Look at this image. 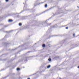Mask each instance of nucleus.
I'll return each instance as SVG.
<instances>
[{"instance_id":"f257e3e1","label":"nucleus","mask_w":79,"mask_h":79,"mask_svg":"<svg viewBox=\"0 0 79 79\" xmlns=\"http://www.w3.org/2000/svg\"><path fill=\"white\" fill-rule=\"evenodd\" d=\"M57 27V25H55L54 26H51V27L52 28H53L54 27Z\"/></svg>"},{"instance_id":"f03ea898","label":"nucleus","mask_w":79,"mask_h":79,"mask_svg":"<svg viewBox=\"0 0 79 79\" xmlns=\"http://www.w3.org/2000/svg\"><path fill=\"white\" fill-rule=\"evenodd\" d=\"M13 20H8V22L9 23H11V22H13Z\"/></svg>"},{"instance_id":"7ed1b4c3","label":"nucleus","mask_w":79,"mask_h":79,"mask_svg":"<svg viewBox=\"0 0 79 79\" xmlns=\"http://www.w3.org/2000/svg\"><path fill=\"white\" fill-rule=\"evenodd\" d=\"M47 4H46L45 5V6H45V8H47Z\"/></svg>"},{"instance_id":"20e7f679","label":"nucleus","mask_w":79,"mask_h":79,"mask_svg":"<svg viewBox=\"0 0 79 79\" xmlns=\"http://www.w3.org/2000/svg\"><path fill=\"white\" fill-rule=\"evenodd\" d=\"M50 66H51L50 65H49L48 66L47 68H50Z\"/></svg>"},{"instance_id":"39448f33","label":"nucleus","mask_w":79,"mask_h":79,"mask_svg":"<svg viewBox=\"0 0 79 79\" xmlns=\"http://www.w3.org/2000/svg\"><path fill=\"white\" fill-rule=\"evenodd\" d=\"M43 47H45V45L44 44L43 45Z\"/></svg>"},{"instance_id":"423d86ee","label":"nucleus","mask_w":79,"mask_h":79,"mask_svg":"<svg viewBox=\"0 0 79 79\" xmlns=\"http://www.w3.org/2000/svg\"><path fill=\"white\" fill-rule=\"evenodd\" d=\"M48 26H50V25H51L52 24L51 23H48Z\"/></svg>"},{"instance_id":"0eeeda50","label":"nucleus","mask_w":79,"mask_h":79,"mask_svg":"<svg viewBox=\"0 0 79 79\" xmlns=\"http://www.w3.org/2000/svg\"><path fill=\"white\" fill-rule=\"evenodd\" d=\"M22 25V24L21 23H19V26H21Z\"/></svg>"},{"instance_id":"6e6552de","label":"nucleus","mask_w":79,"mask_h":79,"mask_svg":"<svg viewBox=\"0 0 79 79\" xmlns=\"http://www.w3.org/2000/svg\"><path fill=\"white\" fill-rule=\"evenodd\" d=\"M20 70V69L19 68H18L17 69V71H19V70Z\"/></svg>"},{"instance_id":"1a4fd4ad","label":"nucleus","mask_w":79,"mask_h":79,"mask_svg":"<svg viewBox=\"0 0 79 79\" xmlns=\"http://www.w3.org/2000/svg\"><path fill=\"white\" fill-rule=\"evenodd\" d=\"M12 31H9V32H7L8 33H10V32H11Z\"/></svg>"},{"instance_id":"9d476101","label":"nucleus","mask_w":79,"mask_h":79,"mask_svg":"<svg viewBox=\"0 0 79 79\" xmlns=\"http://www.w3.org/2000/svg\"><path fill=\"white\" fill-rule=\"evenodd\" d=\"M51 60H52L51 59H48V60L49 61H51Z\"/></svg>"},{"instance_id":"9b49d317","label":"nucleus","mask_w":79,"mask_h":79,"mask_svg":"<svg viewBox=\"0 0 79 79\" xmlns=\"http://www.w3.org/2000/svg\"><path fill=\"white\" fill-rule=\"evenodd\" d=\"M66 29H68V27H67L65 28Z\"/></svg>"},{"instance_id":"f8f14e48","label":"nucleus","mask_w":79,"mask_h":79,"mask_svg":"<svg viewBox=\"0 0 79 79\" xmlns=\"http://www.w3.org/2000/svg\"><path fill=\"white\" fill-rule=\"evenodd\" d=\"M7 26H8V25H6L5 26H4V27H7Z\"/></svg>"},{"instance_id":"ddd939ff","label":"nucleus","mask_w":79,"mask_h":79,"mask_svg":"<svg viewBox=\"0 0 79 79\" xmlns=\"http://www.w3.org/2000/svg\"><path fill=\"white\" fill-rule=\"evenodd\" d=\"M8 0H6V2H8Z\"/></svg>"},{"instance_id":"4468645a","label":"nucleus","mask_w":79,"mask_h":79,"mask_svg":"<svg viewBox=\"0 0 79 79\" xmlns=\"http://www.w3.org/2000/svg\"><path fill=\"white\" fill-rule=\"evenodd\" d=\"M73 36H75V34H73Z\"/></svg>"},{"instance_id":"2eb2a0df","label":"nucleus","mask_w":79,"mask_h":79,"mask_svg":"<svg viewBox=\"0 0 79 79\" xmlns=\"http://www.w3.org/2000/svg\"><path fill=\"white\" fill-rule=\"evenodd\" d=\"M30 78H27V79H30Z\"/></svg>"},{"instance_id":"dca6fc26","label":"nucleus","mask_w":79,"mask_h":79,"mask_svg":"<svg viewBox=\"0 0 79 79\" xmlns=\"http://www.w3.org/2000/svg\"><path fill=\"white\" fill-rule=\"evenodd\" d=\"M27 61V60L26 59V60H25V61Z\"/></svg>"},{"instance_id":"f3484780","label":"nucleus","mask_w":79,"mask_h":79,"mask_svg":"<svg viewBox=\"0 0 79 79\" xmlns=\"http://www.w3.org/2000/svg\"><path fill=\"white\" fill-rule=\"evenodd\" d=\"M30 52H28V53H30Z\"/></svg>"},{"instance_id":"a211bd4d","label":"nucleus","mask_w":79,"mask_h":79,"mask_svg":"<svg viewBox=\"0 0 79 79\" xmlns=\"http://www.w3.org/2000/svg\"><path fill=\"white\" fill-rule=\"evenodd\" d=\"M78 68L79 69V66L78 67Z\"/></svg>"},{"instance_id":"6ab92c4d","label":"nucleus","mask_w":79,"mask_h":79,"mask_svg":"<svg viewBox=\"0 0 79 79\" xmlns=\"http://www.w3.org/2000/svg\"><path fill=\"white\" fill-rule=\"evenodd\" d=\"M9 20H11V19H9Z\"/></svg>"},{"instance_id":"aec40b11","label":"nucleus","mask_w":79,"mask_h":79,"mask_svg":"<svg viewBox=\"0 0 79 79\" xmlns=\"http://www.w3.org/2000/svg\"><path fill=\"white\" fill-rule=\"evenodd\" d=\"M27 58H28V57H26V59H27Z\"/></svg>"},{"instance_id":"412c9836","label":"nucleus","mask_w":79,"mask_h":79,"mask_svg":"<svg viewBox=\"0 0 79 79\" xmlns=\"http://www.w3.org/2000/svg\"><path fill=\"white\" fill-rule=\"evenodd\" d=\"M59 79H61V78H60Z\"/></svg>"},{"instance_id":"4be33fe9","label":"nucleus","mask_w":79,"mask_h":79,"mask_svg":"<svg viewBox=\"0 0 79 79\" xmlns=\"http://www.w3.org/2000/svg\"><path fill=\"white\" fill-rule=\"evenodd\" d=\"M16 48L15 49H14V50H16Z\"/></svg>"},{"instance_id":"5701e85b","label":"nucleus","mask_w":79,"mask_h":79,"mask_svg":"<svg viewBox=\"0 0 79 79\" xmlns=\"http://www.w3.org/2000/svg\"><path fill=\"white\" fill-rule=\"evenodd\" d=\"M6 32H7V31H6Z\"/></svg>"}]
</instances>
